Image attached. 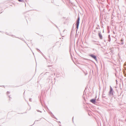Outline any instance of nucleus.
<instances>
[{
	"mask_svg": "<svg viewBox=\"0 0 126 126\" xmlns=\"http://www.w3.org/2000/svg\"><path fill=\"white\" fill-rule=\"evenodd\" d=\"M80 20V18L79 17H78V18L77 20V22L76 24V25L77 26V29H78V27L79 24V21Z\"/></svg>",
	"mask_w": 126,
	"mask_h": 126,
	"instance_id": "f257e3e1",
	"label": "nucleus"
},
{
	"mask_svg": "<svg viewBox=\"0 0 126 126\" xmlns=\"http://www.w3.org/2000/svg\"><path fill=\"white\" fill-rule=\"evenodd\" d=\"M89 56L93 58L94 59L96 60V57L95 56L92 54L90 55Z\"/></svg>",
	"mask_w": 126,
	"mask_h": 126,
	"instance_id": "f03ea898",
	"label": "nucleus"
},
{
	"mask_svg": "<svg viewBox=\"0 0 126 126\" xmlns=\"http://www.w3.org/2000/svg\"><path fill=\"white\" fill-rule=\"evenodd\" d=\"M95 99H92L90 101V102L94 104H95Z\"/></svg>",
	"mask_w": 126,
	"mask_h": 126,
	"instance_id": "7ed1b4c3",
	"label": "nucleus"
},
{
	"mask_svg": "<svg viewBox=\"0 0 126 126\" xmlns=\"http://www.w3.org/2000/svg\"><path fill=\"white\" fill-rule=\"evenodd\" d=\"M110 94L113 95V92L112 89L111 88H110V91L109 92Z\"/></svg>",
	"mask_w": 126,
	"mask_h": 126,
	"instance_id": "20e7f679",
	"label": "nucleus"
},
{
	"mask_svg": "<svg viewBox=\"0 0 126 126\" xmlns=\"http://www.w3.org/2000/svg\"><path fill=\"white\" fill-rule=\"evenodd\" d=\"M40 119H39L38 120H35V121L34 124H32V125H30V126H32L34 124H35V123H36V122L38 121H40Z\"/></svg>",
	"mask_w": 126,
	"mask_h": 126,
	"instance_id": "39448f33",
	"label": "nucleus"
},
{
	"mask_svg": "<svg viewBox=\"0 0 126 126\" xmlns=\"http://www.w3.org/2000/svg\"><path fill=\"white\" fill-rule=\"evenodd\" d=\"M99 37L100 38V39H102V35L101 34L99 33Z\"/></svg>",
	"mask_w": 126,
	"mask_h": 126,
	"instance_id": "423d86ee",
	"label": "nucleus"
},
{
	"mask_svg": "<svg viewBox=\"0 0 126 126\" xmlns=\"http://www.w3.org/2000/svg\"><path fill=\"white\" fill-rule=\"evenodd\" d=\"M73 119H74L73 118L72 119V121H73V122L74 123Z\"/></svg>",
	"mask_w": 126,
	"mask_h": 126,
	"instance_id": "0eeeda50",
	"label": "nucleus"
},
{
	"mask_svg": "<svg viewBox=\"0 0 126 126\" xmlns=\"http://www.w3.org/2000/svg\"><path fill=\"white\" fill-rule=\"evenodd\" d=\"M121 41H123V40L122 39H121Z\"/></svg>",
	"mask_w": 126,
	"mask_h": 126,
	"instance_id": "6e6552de",
	"label": "nucleus"
},
{
	"mask_svg": "<svg viewBox=\"0 0 126 126\" xmlns=\"http://www.w3.org/2000/svg\"><path fill=\"white\" fill-rule=\"evenodd\" d=\"M59 123H61V122H60V121H59Z\"/></svg>",
	"mask_w": 126,
	"mask_h": 126,
	"instance_id": "1a4fd4ad",
	"label": "nucleus"
},
{
	"mask_svg": "<svg viewBox=\"0 0 126 126\" xmlns=\"http://www.w3.org/2000/svg\"><path fill=\"white\" fill-rule=\"evenodd\" d=\"M119 121H120V120H121L120 119H119Z\"/></svg>",
	"mask_w": 126,
	"mask_h": 126,
	"instance_id": "9d476101",
	"label": "nucleus"
},
{
	"mask_svg": "<svg viewBox=\"0 0 126 126\" xmlns=\"http://www.w3.org/2000/svg\"><path fill=\"white\" fill-rule=\"evenodd\" d=\"M19 1H20L21 0H19Z\"/></svg>",
	"mask_w": 126,
	"mask_h": 126,
	"instance_id": "9b49d317",
	"label": "nucleus"
},
{
	"mask_svg": "<svg viewBox=\"0 0 126 126\" xmlns=\"http://www.w3.org/2000/svg\"><path fill=\"white\" fill-rule=\"evenodd\" d=\"M56 120H58L57 119V118H56Z\"/></svg>",
	"mask_w": 126,
	"mask_h": 126,
	"instance_id": "f8f14e48",
	"label": "nucleus"
},
{
	"mask_svg": "<svg viewBox=\"0 0 126 126\" xmlns=\"http://www.w3.org/2000/svg\"><path fill=\"white\" fill-rule=\"evenodd\" d=\"M103 126H105V125H104Z\"/></svg>",
	"mask_w": 126,
	"mask_h": 126,
	"instance_id": "ddd939ff",
	"label": "nucleus"
}]
</instances>
